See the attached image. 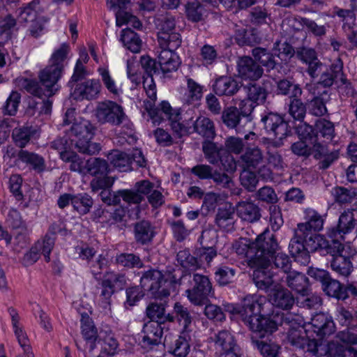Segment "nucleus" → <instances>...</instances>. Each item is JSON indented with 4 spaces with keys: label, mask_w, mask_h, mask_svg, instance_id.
<instances>
[{
    "label": "nucleus",
    "mask_w": 357,
    "mask_h": 357,
    "mask_svg": "<svg viewBox=\"0 0 357 357\" xmlns=\"http://www.w3.org/2000/svg\"><path fill=\"white\" fill-rule=\"evenodd\" d=\"M321 287L326 295L335 298L337 300L344 301L349 296L344 286L338 280L333 279L331 276L323 283Z\"/></svg>",
    "instance_id": "nucleus-39"
},
{
    "label": "nucleus",
    "mask_w": 357,
    "mask_h": 357,
    "mask_svg": "<svg viewBox=\"0 0 357 357\" xmlns=\"http://www.w3.org/2000/svg\"><path fill=\"white\" fill-rule=\"evenodd\" d=\"M269 261L271 265L269 268L271 270L276 269L278 272L288 273L291 268V261L289 256L285 253L279 252L278 244L274 251L271 252L269 255Z\"/></svg>",
    "instance_id": "nucleus-31"
},
{
    "label": "nucleus",
    "mask_w": 357,
    "mask_h": 357,
    "mask_svg": "<svg viewBox=\"0 0 357 357\" xmlns=\"http://www.w3.org/2000/svg\"><path fill=\"white\" fill-rule=\"evenodd\" d=\"M264 144L266 145V154L268 164L276 169H283L284 164L281 155L276 151H272V148L280 147L282 144V142L266 139Z\"/></svg>",
    "instance_id": "nucleus-46"
},
{
    "label": "nucleus",
    "mask_w": 357,
    "mask_h": 357,
    "mask_svg": "<svg viewBox=\"0 0 357 357\" xmlns=\"http://www.w3.org/2000/svg\"><path fill=\"white\" fill-rule=\"evenodd\" d=\"M304 242L308 253L323 248H327L330 251L333 247L332 241L331 244H329L328 241H327L323 236L312 234V232L310 233L307 238H305Z\"/></svg>",
    "instance_id": "nucleus-49"
},
{
    "label": "nucleus",
    "mask_w": 357,
    "mask_h": 357,
    "mask_svg": "<svg viewBox=\"0 0 357 357\" xmlns=\"http://www.w3.org/2000/svg\"><path fill=\"white\" fill-rule=\"evenodd\" d=\"M301 97H291L289 98L288 112L296 121L302 122L305 116L306 107Z\"/></svg>",
    "instance_id": "nucleus-59"
},
{
    "label": "nucleus",
    "mask_w": 357,
    "mask_h": 357,
    "mask_svg": "<svg viewBox=\"0 0 357 357\" xmlns=\"http://www.w3.org/2000/svg\"><path fill=\"white\" fill-rule=\"evenodd\" d=\"M181 114L180 109L173 112L169 116V124L174 135L178 138H181L184 135H188L190 131V126L188 123L181 122Z\"/></svg>",
    "instance_id": "nucleus-53"
},
{
    "label": "nucleus",
    "mask_w": 357,
    "mask_h": 357,
    "mask_svg": "<svg viewBox=\"0 0 357 357\" xmlns=\"http://www.w3.org/2000/svg\"><path fill=\"white\" fill-rule=\"evenodd\" d=\"M278 94L291 97H301L303 91L298 84L288 79H281L276 82Z\"/></svg>",
    "instance_id": "nucleus-50"
},
{
    "label": "nucleus",
    "mask_w": 357,
    "mask_h": 357,
    "mask_svg": "<svg viewBox=\"0 0 357 357\" xmlns=\"http://www.w3.org/2000/svg\"><path fill=\"white\" fill-rule=\"evenodd\" d=\"M106 3L109 9L119 8L115 14L116 26L121 27L128 24L137 29L142 28V24L136 16L123 10L127 8L130 0H106Z\"/></svg>",
    "instance_id": "nucleus-15"
},
{
    "label": "nucleus",
    "mask_w": 357,
    "mask_h": 357,
    "mask_svg": "<svg viewBox=\"0 0 357 357\" xmlns=\"http://www.w3.org/2000/svg\"><path fill=\"white\" fill-rule=\"evenodd\" d=\"M38 132L37 129L32 126H23L15 128L12 132V139L15 144L21 148H24Z\"/></svg>",
    "instance_id": "nucleus-36"
},
{
    "label": "nucleus",
    "mask_w": 357,
    "mask_h": 357,
    "mask_svg": "<svg viewBox=\"0 0 357 357\" xmlns=\"http://www.w3.org/2000/svg\"><path fill=\"white\" fill-rule=\"evenodd\" d=\"M347 209L340 215L337 225L335 227L329 229L327 231V236L333 242L334 247L342 249V243L345 241V236L350 234L355 228L356 220L354 217V210Z\"/></svg>",
    "instance_id": "nucleus-8"
},
{
    "label": "nucleus",
    "mask_w": 357,
    "mask_h": 357,
    "mask_svg": "<svg viewBox=\"0 0 357 357\" xmlns=\"http://www.w3.org/2000/svg\"><path fill=\"white\" fill-rule=\"evenodd\" d=\"M163 327L158 322L149 321L143 326L139 344L146 351H151L162 344Z\"/></svg>",
    "instance_id": "nucleus-13"
},
{
    "label": "nucleus",
    "mask_w": 357,
    "mask_h": 357,
    "mask_svg": "<svg viewBox=\"0 0 357 357\" xmlns=\"http://www.w3.org/2000/svg\"><path fill=\"white\" fill-rule=\"evenodd\" d=\"M330 100L328 91L325 89L320 96L314 97L310 102V113L316 116L325 115L328 110L326 106Z\"/></svg>",
    "instance_id": "nucleus-48"
},
{
    "label": "nucleus",
    "mask_w": 357,
    "mask_h": 357,
    "mask_svg": "<svg viewBox=\"0 0 357 357\" xmlns=\"http://www.w3.org/2000/svg\"><path fill=\"white\" fill-rule=\"evenodd\" d=\"M96 116L100 123H109L121 126L119 135L120 139L127 141L134 139L133 124L124 112L121 105L112 100L99 102L96 109Z\"/></svg>",
    "instance_id": "nucleus-3"
},
{
    "label": "nucleus",
    "mask_w": 357,
    "mask_h": 357,
    "mask_svg": "<svg viewBox=\"0 0 357 357\" xmlns=\"http://www.w3.org/2000/svg\"><path fill=\"white\" fill-rule=\"evenodd\" d=\"M303 328L307 336L317 340L316 337L322 339L333 334L335 325L331 316L319 313L312 317L310 322L305 324Z\"/></svg>",
    "instance_id": "nucleus-10"
},
{
    "label": "nucleus",
    "mask_w": 357,
    "mask_h": 357,
    "mask_svg": "<svg viewBox=\"0 0 357 357\" xmlns=\"http://www.w3.org/2000/svg\"><path fill=\"white\" fill-rule=\"evenodd\" d=\"M346 347L337 340H316L307 346V352L315 357H345Z\"/></svg>",
    "instance_id": "nucleus-11"
},
{
    "label": "nucleus",
    "mask_w": 357,
    "mask_h": 357,
    "mask_svg": "<svg viewBox=\"0 0 357 357\" xmlns=\"http://www.w3.org/2000/svg\"><path fill=\"white\" fill-rule=\"evenodd\" d=\"M331 195L340 205L351 204L357 209V188L337 186L332 189Z\"/></svg>",
    "instance_id": "nucleus-25"
},
{
    "label": "nucleus",
    "mask_w": 357,
    "mask_h": 357,
    "mask_svg": "<svg viewBox=\"0 0 357 357\" xmlns=\"http://www.w3.org/2000/svg\"><path fill=\"white\" fill-rule=\"evenodd\" d=\"M314 135L312 139L331 141L334 137L333 123L325 119H318L314 125Z\"/></svg>",
    "instance_id": "nucleus-42"
},
{
    "label": "nucleus",
    "mask_w": 357,
    "mask_h": 357,
    "mask_svg": "<svg viewBox=\"0 0 357 357\" xmlns=\"http://www.w3.org/2000/svg\"><path fill=\"white\" fill-rule=\"evenodd\" d=\"M270 84L269 80H263L262 84L259 83H249L244 86L245 91L247 94L248 101L254 102L257 105H261L265 102L268 92V84Z\"/></svg>",
    "instance_id": "nucleus-24"
},
{
    "label": "nucleus",
    "mask_w": 357,
    "mask_h": 357,
    "mask_svg": "<svg viewBox=\"0 0 357 357\" xmlns=\"http://www.w3.org/2000/svg\"><path fill=\"white\" fill-rule=\"evenodd\" d=\"M134 235L137 243L149 245L155 235V227L148 220L137 222L134 226Z\"/></svg>",
    "instance_id": "nucleus-26"
},
{
    "label": "nucleus",
    "mask_w": 357,
    "mask_h": 357,
    "mask_svg": "<svg viewBox=\"0 0 357 357\" xmlns=\"http://www.w3.org/2000/svg\"><path fill=\"white\" fill-rule=\"evenodd\" d=\"M82 334L86 341L93 344L98 337L97 329L89 316H82L81 319Z\"/></svg>",
    "instance_id": "nucleus-64"
},
{
    "label": "nucleus",
    "mask_w": 357,
    "mask_h": 357,
    "mask_svg": "<svg viewBox=\"0 0 357 357\" xmlns=\"http://www.w3.org/2000/svg\"><path fill=\"white\" fill-rule=\"evenodd\" d=\"M158 63L163 73H167L177 70L180 62L177 54L171 50L162 47L158 55Z\"/></svg>",
    "instance_id": "nucleus-32"
},
{
    "label": "nucleus",
    "mask_w": 357,
    "mask_h": 357,
    "mask_svg": "<svg viewBox=\"0 0 357 357\" xmlns=\"http://www.w3.org/2000/svg\"><path fill=\"white\" fill-rule=\"evenodd\" d=\"M208 340L210 342L214 344L215 349L222 352L239 349L235 336L227 330L215 333Z\"/></svg>",
    "instance_id": "nucleus-23"
},
{
    "label": "nucleus",
    "mask_w": 357,
    "mask_h": 357,
    "mask_svg": "<svg viewBox=\"0 0 357 357\" xmlns=\"http://www.w3.org/2000/svg\"><path fill=\"white\" fill-rule=\"evenodd\" d=\"M255 108L252 103L248 101L242 100L239 104V107L230 106L225 108L221 112V119L222 123L231 129H235L237 132L243 131L241 121L245 119L246 122L251 121L250 115Z\"/></svg>",
    "instance_id": "nucleus-7"
},
{
    "label": "nucleus",
    "mask_w": 357,
    "mask_h": 357,
    "mask_svg": "<svg viewBox=\"0 0 357 357\" xmlns=\"http://www.w3.org/2000/svg\"><path fill=\"white\" fill-rule=\"evenodd\" d=\"M158 42L161 47L174 50L181 46V38L180 34L176 32L160 33Z\"/></svg>",
    "instance_id": "nucleus-63"
},
{
    "label": "nucleus",
    "mask_w": 357,
    "mask_h": 357,
    "mask_svg": "<svg viewBox=\"0 0 357 357\" xmlns=\"http://www.w3.org/2000/svg\"><path fill=\"white\" fill-rule=\"evenodd\" d=\"M115 262L118 266L127 269L135 268H141L144 266V264L140 257L133 253L123 252L116 255Z\"/></svg>",
    "instance_id": "nucleus-54"
},
{
    "label": "nucleus",
    "mask_w": 357,
    "mask_h": 357,
    "mask_svg": "<svg viewBox=\"0 0 357 357\" xmlns=\"http://www.w3.org/2000/svg\"><path fill=\"white\" fill-rule=\"evenodd\" d=\"M252 53L255 59L259 61L263 66L266 68L268 70L275 68L276 66V61L274 59V56L266 49L262 47H256L252 50Z\"/></svg>",
    "instance_id": "nucleus-58"
},
{
    "label": "nucleus",
    "mask_w": 357,
    "mask_h": 357,
    "mask_svg": "<svg viewBox=\"0 0 357 357\" xmlns=\"http://www.w3.org/2000/svg\"><path fill=\"white\" fill-rule=\"evenodd\" d=\"M93 204V199L89 195L86 193L73 195V207L79 214L85 215L88 213Z\"/></svg>",
    "instance_id": "nucleus-57"
},
{
    "label": "nucleus",
    "mask_w": 357,
    "mask_h": 357,
    "mask_svg": "<svg viewBox=\"0 0 357 357\" xmlns=\"http://www.w3.org/2000/svg\"><path fill=\"white\" fill-rule=\"evenodd\" d=\"M177 262L184 268L195 271L200 267L197 259L190 254L188 249L180 250L176 255Z\"/></svg>",
    "instance_id": "nucleus-62"
},
{
    "label": "nucleus",
    "mask_w": 357,
    "mask_h": 357,
    "mask_svg": "<svg viewBox=\"0 0 357 357\" xmlns=\"http://www.w3.org/2000/svg\"><path fill=\"white\" fill-rule=\"evenodd\" d=\"M177 283L174 276L165 278L161 271L154 268L144 271L140 278V285L144 291L161 300L167 298L171 291L175 290Z\"/></svg>",
    "instance_id": "nucleus-5"
},
{
    "label": "nucleus",
    "mask_w": 357,
    "mask_h": 357,
    "mask_svg": "<svg viewBox=\"0 0 357 357\" xmlns=\"http://www.w3.org/2000/svg\"><path fill=\"white\" fill-rule=\"evenodd\" d=\"M98 72L101 77L103 85L114 97H119L122 93V89L118 86L111 75L109 70L105 68H99Z\"/></svg>",
    "instance_id": "nucleus-56"
},
{
    "label": "nucleus",
    "mask_w": 357,
    "mask_h": 357,
    "mask_svg": "<svg viewBox=\"0 0 357 357\" xmlns=\"http://www.w3.org/2000/svg\"><path fill=\"white\" fill-rule=\"evenodd\" d=\"M68 135L70 141L80 153L94 155L101 149L100 144L91 142L94 135V127L87 120L74 122Z\"/></svg>",
    "instance_id": "nucleus-6"
},
{
    "label": "nucleus",
    "mask_w": 357,
    "mask_h": 357,
    "mask_svg": "<svg viewBox=\"0 0 357 357\" xmlns=\"http://www.w3.org/2000/svg\"><path fill=\"white\" fill-rule=\"evenodd\" d=\"M287 284L289 287L304 296L307 291L308 279L299 272H289L287 275Z\"/></svg>",
    "instance_id": "nucleus-44"
},
{
    "label": "nucleus",
    "mask_w": 357,
    "mask_h": 357,
    "mask_svg": "<svg viewBox=\"0 0 357 357\" xmlns=\"http://www.w3.org/2000/svg\"><path fill=\"white\" fill-rule=\"evenodd\" d=\"M8 313L11 317L12 326L14 330V333L19 345L22 351H26L29 357L33 356V349L30 344V341L26 332L23 330L20 324V316L17 310L10 307L8 309Z\"/></svg>",
    "instance_id": "nucleus-21"
},
{
    "label": "nucleus",
    "mask_w": 357,
    "mask_h": 357,
    "mask_svg": "<svg viewBox=\"0 0 357 357\" xmlns=\"http://www.w3.org/2000/svg\"><path fill=\"white\" fill-rule=\"evenodd\" d=\"M239 89L237 82L228 76H221L214 81L213 90L218 96H231Z\"/></svg>",
    "instance_id": "nucleus-28"
},
{
    "label": "nucleus",
    "mask_w": 357,
    "mask_h": 357,
    "mask_svg": "<svg viewBox=\"0 0 357 357\" xmlns=\"http://www.w3.org/2000/svg\"><path fill=\"white\" fill-rule=\"evenodd\" d=\"M191 342L190 332L181 331L171 347L172 353L175 357H186L190 350Z\"/></svg>",
    "instance_id": "nucleus-41"
},
{
    "label": "nucleus",
    "mask_w": 357,
    "mask_h": 357,
    "mask_svg": "<svg viewBox=\"0 0 357 357\" xmlns=\"http://www.w3.org/2000/svg\"><path fill=\"white\" fill-rule=\"evenodd\" d=\"M108 160L121 172H127L132 169L130 156L124 152L114 151L109 154Z\"/></svg>",
    "instance_id": "nucleus-52"
},
{
    "label": "nucleus",
    "mask_w": 357,
    "mask_h": 357,
    "mask_svg": "<svg viewBox=\"0 0 357 357\" xmlns=\"http://www.w3.org/2000/svg\"><path fill=\"white\" fill-rule=\"evenodd\" d=\"M215 236V234L213 231L205 229L202 231L199 239L203 246L202 250L199 251V259L201 261L206 262L208 265H210L213 258L217 256V250L212 246H208V244H213L214 242V241L210 242L208 238Z\"/></svg>",
    "instance_id": "nucleus-30"
},
{
    "label": "nucleus",
    "mask_w": 357,
    "mask_h": 357,
    "mask_svg": "<svg viewBox=\"0 0 357 357\" xmlns=\"http://www.w3.org/2000/svg\"><path fill=\"white\" fill-rule=\"evenodd\" d=\"M107 162L100 158H92L86 160V173L94 176H105L108 174Z\"/></svg>",
    "instance_id": "nucleus-55"
},
{
    "label": "nucleus",
    "mask_w": 357,
    "mask_h": 357,
    "mask_svg": "<svg viewBox=\"0 0 357 357\" xmlns=\"http://www.w3.org/2000/svg\"><path fill=\"white\" fill-rule=\"evenodd\" d=\"M266 303L264 297L257 295H248L243 301L239 314L242 320L256 336L260 338L274 332L276 322L271 321L269 317L261 315L264 306Z\"/></svg>",
    "instance_id": "nucleus-1"
},
{
    "label": "nucleus",
    "mask_w": 357,
    "mask_h": 357,
    "mask_svg": "<svg viewBox=\"0 0 357 357\" xmlns=\"http://www.w3.org/2000/svg\"><path fill=\"white\" fill-rule=\"evenodd\" d=\"M308 235H299L297 229L295 230L294 237L290 241L289 245V252L295 261L303 265H307L310 260V255L307 252L304 239Z\"/></svg>",
    "instance_id": "nucleus-22"
},
{
    "label": "nucleus",
    "mask_w": 357,
    "mask_h": 357,
    "mask_svg": "<svg viewBox=\"0 0 357 357\" xmlns=\"http://www.w3.org/2000/svg\"><path fill=\"white\" fill-rule=\"evenodd\" d=\"M102 282L110 286L112 289L116 291L124 288L126 284V277L124 273L107 271L103 276Z\"/></svg>",
    "instance_id": "nucleus-61"
},
{
    "label": "nucleus",
    "mask_w": 357,
    "mask_h": 357,
    "mask_svg": "<svg viewBox=\"0 0 357 357\" xmlns=\"http://www.w3.org/2000/svg\"><path fill=\"white\" fill-rule=\"evenodd\" d=\"M271 296V301L277 307L288 310L292 307L295 299L292 294L287 289H275Z\"/></svg>",
    "instance_id": "nucleus-38"
},
{
    "label": "nucleus",
    "mask_w": 357,
    "mask_h": 357,
    "mask_svg": "<svg viewBox=\"0 0 357 357\" xmlns=\"http://www.w3.org/2000/svg\"><path fill=\"white\" fill-rule=\"evenodd\" d=\"M238 75L245 80L256 81L261 77L264 70L250 56H243L237 62Z\"/></svg>",
    "instance_id": "nucleus-20"
},
{
    "label": "nucleus",
    "mask_w": 357,
    "mask_h": 357,
    "mask_svg": "<svg viewBox=\"0 0 357 357\" xmlns=\"http://www.w3.org/2000/svg\"><path fill=\"white\" fill-rule=\"evenodd\" d=\"M121 40L123 45L133 53L139 52L142 47V40L137 33L130 29L121 31Z\"/></svg>",
    "instance_id": "nucleus-47"
},
{
    "label": "nucleus",
    "mask_w": 357,
    "mask_h": 357,
    "mask_svg": "<svg viewBox=\"0 0 357 357\" xmlns=\"http://www.w3.org/2000/svg\"><path fill=\"white\" fill-rule=\"evenodd\" d=\"M349 8H338L335 11L337 17L342 19V29L344 32L350 31L356 26V11L357 10V0H349Z\"/></svg>",
    "instance_id": "nucleus-35"
},
{
    "label": "nucleus",
    "mask_w": 357,
    "mask_h": 357,
    "mask_svg": "<svg viewBox=\"0 0 357 357\" xmlns=\"http://www.w3.org/2000/svg\"><path fill=\"white\" fill-rule=\"evenodd\" d=\"M156 100H144V107L154 125H159L165 120H169V116L178 109L171 107L169 102L163 100L158 106L155 105Z\"/></svg>",
    "instance_id": "nucleus-16"
},
{
    "label": "nucleus",
    "mask_w": 357,
    "mask_h": 357,
    "mask_svg": "<svg viewBox=\"0 0 357 357\" xmlns=\"http://www.w3.org/2000/svg\"><path fill=\"white\" fill-rule=\"evenodd\" d=\"M17 158L19 160L25 163L38 173H41L45 170L46 165L45 159L36 153L21 149L18 152Z\"/></svg>",
    "instance_id": "nucleus-33"
},
{
    "label": "nucleus",
    "mask_w": 357,
    "mask_h": 357,
    "mask_svg": "<svg viewBox=\"0 0 357 357\" xmlns=\"http://www.w3.org/2000/svg\"><path fill=\"white\" fill-rule=\"evenodd\" d=\"M238 217L243 221L255 222L261 218L260 208L252 202H240L236 205Z\"/></svg>",
    "instance_id": "nucleus-29"
},
{
    "label": "nucleus",
    "mask_w": 357,
    "mask_h": 357,
    "mask_svg": "<svg viewBox=\"0 0 357 357\" xmlns=\"http://www.w3.org/2000/svg\"><path fill=\"white\" fill-rule=\"evenodd\" d=\"M264 160L261 150L258 147L245 149L238 160V165L245 169H256Z\"/></svg>",
    "instance_id": "nucleus-27"
},
{
    "label": "nucleus",
    "mask_w": 357,
    "mask_h": 357,
    "mask_svg": "<svg viewBox=\"0 0 357 357\" xmlns=\"http://www.w3.org/2000/svg\"><path fill=\"white\" fill-rule=\"evenodd\" d=\"M193 286L185 291L189 301L194 305L202 306L214 296L212 284L206 275L195 273L192 277Z\"/></svg>",
    "instance_id": "nucleus-9"
},
{
    "label": "nucleus",
    "mask_w": 357,
    "mask_h": 357,
    "mask_svg": "<svg viewBox=\"0 0 357 357\" xmlns=\"http://www.w3.org/2000/svg\"><path fill=\"white\" fill-rule=\"evenodd\" d=\"M277 241L273 235L266 237L264 233L257 236L255 241L241 237L232 244V248L241 259L249 266L263 265L266 259L263 258L275 250Z\"/></svg>",
    "instance_id": "nucleus-2"
},
{
    "label": "nucleus",
    "mask_w": 357,
    "mask_h": 357,
    "mask_svg": "<svg viewBox=\"0 0 357 357\" xmlns=\"http://www.w3.org/2000/svg\"><path fill=\"white\" fill-rule=\"evenodd\" d=\"M63 70L60 68L47 66L38 72L39 82L35 79H24L22 81V87L29 93L38 97H51L60 89L58 84L63 75Z\"/></svg>",
    "instance_id": "nucleus-4"
},
{
    "label": "nucleus",
    "mask_w": 357,
    "mask_h": 357,
    "mask_svg": "<svg viewBox=\"0 0 357 357\" xmlns=\"http://www.w3.org/2000/svg\"><path fill=\"white\" fill-rule=\"evenodd\" d=\"M202 151L205 158L211 165H217L222 155L226 153L225 150L211 141H205L203 142Z\"/></svg>",
    "instance_id": "nucleus-51"
},
{
    "label": "nucleus",
    "mask_w": 357,
    "mask_h": 357,
    "mask_svg": "<svg viewBox=\"0 0 357 357\" xmlns=\"http://www.w3.org/2000/svg\"><path fill=\"white\" fill-rule=\"evenodd\" d=\"M215 223L224 231H232L234 225V208L231 206L220 207L215 215Z\"/></svg>",
    "instance_id": "nucleus-34"
},
{
    "label": "nucleus",
    "mask_w": 357,
    "mask_h": 357,
    "mask_svg": "<svg viewBox=\"0 0 357 357\" xmlns=\"http://www.w3.org/2000/svg\"><path fill=\"white\" fill-rule=\"evenodd\" d=\"M146 315L151 321L159 323L161 326L166 321H174V316L165 314V306L162 303H151L146 307Z\"/></svg>",
    "instance_id": "nucleus-40"
},
{
    "label": "nucleus",
    "mask_w": 357,
    "mask_h": 357,
    "mask_svg": "<svg viewBox=\"0 0 357 357\" xmlns=\"http://www.w3.org/2000/svg\"><path fill=\"white\" fill-rule=\"evenodd\" d=\"M254 333L251 337L252 345L256 347L264 357H277L278 354L279 347L273 343H267L261 340H257Z\"/></svg>",
    "instance_id": "nucleus-60"
},
{
    "label": "nucleus",
    "mask_w": 357,
    "mask_h": 357,
    "mask_svg": "<svg viewBox=\"0 0 357 357\" xmlns=\"http://www.w3.org/2000/svg\"><path fill=\"white\" fill-rule=\"evenodd\" d=\"M101 91V84L99 79H89L77 84L72 93L76 100L97 99Z\"/></svg>",
    "instance_id": "nucleus-19"
},
{
    "label": "nucleus",
    "mask_w": 357,
    "mask_h": 357,
    "mask_svg": "<svg viewBox=\"0 0 357 357\" xmlns=\"http://www.w3.org/2000/svg\"><path fill=\"white\" fill-rule=\"evenodd\" d=\"M194 131L206 139H213L215 136L214 123L206 116L198 117L193 123Z\"/></svg>",
    "instance_id": "nucleus-43"
},
{
    "label": "nucleus",
    "mask_w": 357,
    "mask_h": 357,
    "mask_svg": "<svg viewBox=\"0 0 357 357\" xmlns=\"http://www.w3.org/2000/svg\"><path fill=\"white\" fill-rule=\"evenodd\" d=\"M305 222L297 225V234L309 235L310 232L319 231L323 229L324 219L317 211L307 208L304 210Z\"/></svg>",
    "instance_id": "nucleus-18"
},
{
    "label": "nucleus",
    "mask_w": 357,
    "mask_h": 357,
    "mask_svg": "<svg viewBox=\"0 0 357 357\" xmlns=\"http://www.w3.org/2000/svg\"><path fill=\"white\" fill-rule=\"evenodd\" d=\"M301 329L291 328L287 334L288 342L294 347L304 349L307 352V346L311 342H315L312 337L303 335V326Z\"/></svg>",
    "instance_id": "nucleus-45"
},
{
    "label": "nucleus",
    "mask_w": 357,
    "mask_h": 357,
    "mask_svg": "<svg viewBox=\"0 0 357 357\" xmlns=\"http://www.w3.org/2000/svg\"><path fill=\"white\" fill-rule=\"evenodd\" d=\"M344 245L342 243V249L333 247L329 252H331L330 264L331 269L338 275L348 277L353 271V264L348 256L343 255Z\"/></svg>",
    "instance_id": "nucleus-17"
},
{
    "label": "nucleus",
    "mask_w": 357,
    "mask_h": 357,
    "mask_svg": "<svg viewBox=\"0 0 357 357\" xmlns=\"http://www.w3.org/2000/svg\"><path fill=\"white\" fill-rule=\"evenodd\" d=\"M261 122L268 134H272L278 139L282 140L290 135L291 129L283 117L274 112H267L261 116Z\"/></svg>",
    "instance_id": "nucleus-12"
},
{
    "label": "nucleus",
    "mask_w": 357,
    "mask_h": 357,
    "mask_svg": "<svg viewBox=\"0 0 357 357\" xmlns=\"http://www.w3.org/2000/svg\"><path fill=\"white\" fill-rule=\"evenodd\" d=\"M269 254L264 257L266 259V263L263 265L250 266V268H255L252 273V280L258 289L263 290L268 292L270 290H273L276 287L275 280L273 279L274 275L277 272L271 270L269 268L271 265L269 261Z\"/></svg>",
    "instance_id": "nucleus-14"
},
{
    "label": "nucleus",
    "mask_w": 357,
    "mask_h": 357,
    "mask_svg": "<svg viewBox=\"0 0 357 357\" xmlns=\"http://www.w3.org/2000/svg\"><path fill=\"white\" fill-rule=\"evenodd\" d=\"M173 312L174 314V315H173L174 321L176 319L178 324L183 327L181 331L191 332L193 317L189 309L181 303L176 302L174 303Z\"/></svg>",
    "instance_id": "nucleus-37"
}]
</instances>
